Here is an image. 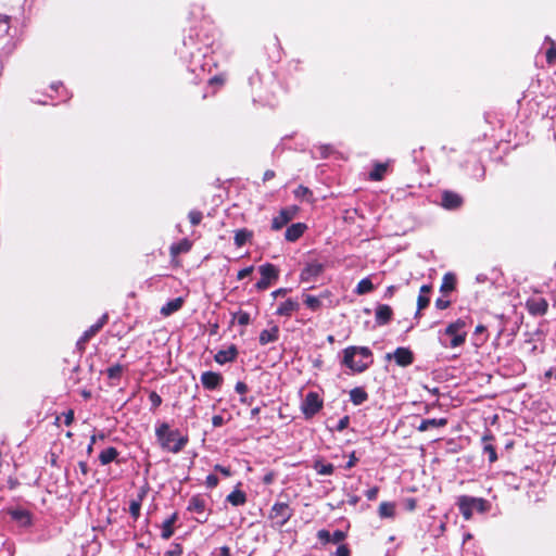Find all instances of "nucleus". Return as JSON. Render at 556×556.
<instances>
[{
	"label": "nucleus",
	"mask_w": 556,
	"mask_h": 556,
	"mask_svg": "<svg viewBox=\"0 0 556 556\" xmlns=\"http://www.w3.org/2000/svg\"><path fill=\"white\" fill-rule=\"evenodd\" d=\"M372 362V352L367 346L351 345L343 350L341 364L353 372L365 371Z\"/></svg>",
	"instance_id": "obj_1"
},
{
	"label": "nucleus",
	"mask_w": 556,
	"mask_h": 556,
	"mask_svg": "<svg viewBox=\"0 0 556 556\" xmlns=\"http://www.w3.org/2000/svg\"><path fill=\"white\" fill-rule=\"evenodd\" d=\"M155 434L162 448L174 454L181 452L189 441L188 437L181 435L179 430H170L166 422L156 428Z\"/></svg>",
	"instance_id": "obj_2"
},
{
	"label": "nucleus",
	"mask_w": 556,
	"mask_h": 556,
	"mask_svg": "<svg viewBox=\"0 0 556 556\" xmlns=\"http://www.w3.org/2000/svg\"><path fill=\"white\" fill-rule=\"evenodd\" d=\"M458 510L465 520L472 518L473 511L484 514L489 511L491 505L482 497H472L468 495H462L457 501Z\"/></svg>",
	"instance_id": "obj_3"
},
{
	"label": "nucleus",
	"mask_w": 556,
	"mask_h": 556,
	"mask_svg": "<svg viewBox=\"0 0 556 556\" xmlns=\"http://www.w3.org/2000/svg\"><path fill=\"white\" fill-rule=\"evenodd\" d=\"M293 514L294 510L288 503L276 502L268 513V519L273 522V527L282 528Z\"/></svg>",
	"instance_id": "obj_4"
},
{
	"label": "nucleus",
	"mask_w": 556,
	"mask_h": 556,
	"mask_svg": "<svg viewBox=\"0 0 556 556\" xmlns=\"http://www.w3.org/2000/svg\"><path fill=\"white\" fill-rule=\"evenodd\" d=\"M258 273L261 279L254 286L257 291L267 290L279 279L280 275L279 268L271 263H265L258 266Z\"/></svg>",
	"instance_id": "obj_5"
},
{
	"label": "nucleus",
	"mask_w": 556,
	"mask_h": 556,
	"mask_svg": "<svg viewBox=\"0 0 556 556\" xmlns=\"http://www.w3.org/2000/svg\"><path fill=\"white\" fill-rule=\"evenodd\" d=\"M467 326V321L463 318H458L457 320L450 323L444 333L446 336L452 337V340L450 342L451 348H458L463 345L466 342L467 338V331L465 330Z\"/></svg>",
	"instance_id": "obj_6"
},
{
	"label": "nucleus",
	"mask_w": 556,
	"mask_h": 556,
	"mask_svg": "<svg viewBox=\"0 0 556 556\" xmlns=\"http://www.w3.org/2000/svg\"><path fill=\"white\" fill-rule=\"evenodd\" d=\"M323 399L317 392L311 391L305 395L301 404V412L303 413L305 419H312L323 409Z\"/></svg>",
	"instance_id": "obj_7"
},
{
	"label": "nucleus",
	"mask_w": 556,
	"mask_h": 556,
	"mask_svg": "<svg viewBox=\"0 0 556 556\" xmlns=\"http://www.w3.org/2000/svg\"><path fill=\"white\" fill-rule=\"evenodd\" d=\"M299 211L300 208L296 205H291L281 208L278 215L275 216L271 220V229L275 231L282 229L285 226L288 225L289 222H291L296 216Z\"/></svg>",
	"instance_id": "obj_8"
},
{
	"label": "nucleus",
	"mask_w": 556,
	"mask_h": 556,
	"mask_svg": "<svg viewBox=\"0 0 556 556\" xmlns=\"http://www.w3.org/2000/svg\"><path fill=\"white\" fill-rule=\"evenodd\" d=\"M324 270L325 266L317 261L306 263L300 274V280L302 282H315Z\"/></svg>",
	"instance_id": "obj_9"
},
{
	"label": "nucleus",
	"mask_w": 556,
	"mask_h": 556,
	"mask_svg": "<svg viewBox=\"0 0 556 556\" xmlns=\"http://www.w3.org/2000/svg\"><path fill=\"white\" fill-rule=\"evenodd\" d=\"M464 198L452 190H444L441 194V205L445 210L455 211L463 206Z\"/></svg>",
	"instance_id": "obj_10"
},
{
	"label": "nucleus",
	"mask_w": 556,
	"mask_h": 556,
	"mask_svg": "<svg viewBox=\"0 0 556 556\" xmlns=\"http://www.w3.org/2000/svg\"><path fill=\"white\" fill-rule=\"evenodd\" d=\"M187 510L191 513H197L201 515V518H197L198 522L204 523L207 521V515H205L206 511V501L205 498L200 495H193L188 503Z\"/></svg>",
	"instance_id": "obj_11"
},
{
	"label": "nucleus",
	"mask_w": 556,
	"mask_h": 556,
	"mask_svg": "<svg viewBox=\"0 0 556 556\" xmlns=\"http://www.w3.org/2000/svg\"><path fill=\"white\" fill-rule=\"evenodd\" d=\"M525 305L531 316H544L548 311V302L544 298H529Z\"/></svg>",
	"instance_id": "obj_12"
},
{
	"label": "nucleus",
	"mask_w": 556,
	"mask_h": 556,
	"mask_svg": "<svg viewBox=\"0 0 556 556\" xmlns=\"http://www.w3.org/2000/svg\"><path fill=\"white\" fill-rule=\"evenodd\" d=\"M223 381L224 378L219 372L204 371L201 375V383L203 388L210 391L218 389Z\"/></svg>",
	"instance_id": "obj_13"
},
{
	"label": "nucleus",
	"mask_w": 556,
	"mask_h": 556,
	"mask_svg": "<svg viewBox=\"0 0 556 556\" xmlns=\"http://www.w3.org/2000/svg\"><path fill=\"white\" fill-rule=\"evenodd\" d=\"M9 515L20 527L28 528L33 525V515L29 510L16 508L9 510Z\"/></svg>",
	"instance_id": "obj_14"
},
{
	"label": "nucleus",
	"mask_w": 556,
	"mask_h": 556,
	"mask_svg": "<svg viewBox=\"0 0 556 556\" xmlns=\"http://www.w3.org/2000/svg\"><path fill=\"white\" fill-rule=\"evenodd\" d=\"M396 365L407 367L414 362V353L408 348L400 346L393 353Z\"/></svg>",
	"instance_id": "obj_15"
},
{
	"label": "nucleus",
	"mask_w": 556,
	"mask_h": 556,
	"mask_svg": "<svg viewBox=\"0 0 556 556\" xmlns=\"http://www.w3.org/2000/svg\"><path fill=\"white\" fill-rule=\"evenodd\" d=\"M393 318V309L390 305L379 304L375 312V320L378 326L388 325Z\"/></svg>",
	"instance_id": "obj_16"
},
{
	"label": "nucleus",
	"mask_w": 556,
	"mask_h": 556,
	"mask_svg": "<svg viewBox=\"0 0 556 556\" xmlns=\"http://www.w3.org/2000/svg\"><path fill=\"white\" fill-rule=\"evenodd\" d=\"M238 356V349L235 344H231L227 350H220L214 355V361L217 364H226L233 362Z\"/></svg>",
	"instance_id": "obj_17"
},
{
	"label": "nucleus",
	"mask_w": 556,
	"mask_h": 556,
	"mask_svg": "<svg viewBox=\"0 0 556 556\" xmlns=\"http://www.w3.org/2000/svg\"><path fill=\"white\" fill-rule=\"evenodd\" d=\"M306 229L307 226L304 223L292 224L286 229L285 239L289 242H295L303 236Z\"/></svg>",
	"instance_id": "obj_18"
},
{
	"label": "nucleus",
	"mask_w": 556,
	"mask_h": 556,
	"mask_svg": "<svg viewBox=\"0 0 556 556\" xmlns=\"http://www.w3.org/2000/svg\"><path fill=\"white\" fill-rule=\"evenodd\" d=\"M299 308L300 304L296 300L288 299L277 307L275 314L282 317H290L294 312L299 311Z\"/></svg>",
	"instance_id": "obj_19"
},
{
	"label": "nucleus",
	"mask_w": 556,
	"mask_h": 556,
	"mask_svg": "<svg viewBox=\"0 0 556 556\" xmlns=\"http://www.w3.org/2000/svg\"><path fill=\"white\" fill-rule=\"evenodd\" d=\"M279 332L280 330L277 325H273L270 329L262 330L258 337L260 344L266 345L276 342L279 339Z\"/></svg>",
	"instance_id": "obj_20"
},
{
	"label": "nucleus",
	"mask_w": 556,
	"mask_h": 556,
	"mask_svg": "<svg viewBox=\"0 0 556 556\" xmlns=\"http://www.w3.org/2000/svg\"><path fill=\"white\" fill-rule=\"evenodd\" d=\"M482 441L483 453L488 454V458L491 464L495 463L497 460V453L495 446L492 443L494 441V435L491 433H486L482 437Z\"/></svg>",
	"instance_id": "obj_21"
},
{
	"label": "nucleus",
	"mask_w": 556,
	"mask_h": 556,
	"mask_svg": "<svg viewBox=\"0 0 556 556\" xmlns=\"http://www.w3.org/2000/svg\"><path fill=\"white\" fill-rule=\"evenodd\" d=\"M447 419L446 418H429V419H422L419 424V426H417V430L419 432H425L429 429H433V428H443L447 425Z\"/></svg>",
	"instance_id": "obj_22"
},
{
	"label": "nucleus",
	"mask_w": 556,
	"mask_h": 556,
	"mask_svg": "<svg viewBox=\"0 0 556 556\" xmlns=\"http://www.w3.org/2000/svg\"><path fill=\"white\" fill-rule=\"evenodd\" d=\"M146 494H147L146 491L141 490L138 493L137 497L131 500L129 503V514L135 521L138 520V518L140 517L141 505H142L143 498L146 497Z\"/></svg>",
	"instance_id": "obj_23"
},
{
	"label": "nucleus",
	"mask_w": 556,
	"mask_h": 556,
	"mask_svg": "<svg viewBox=\"0 0 556 556\" xmlns=\"http://www.w3.org/2000/svg\"><path fill=\"white\" fill-rule=\"evenodd\" d=\"M192 248V242L189 239H182L178 243H174L169 248V253L173 260H175L181 253H188Z\"/></svg>",
	"instance_id": "obj_24"
},
{
	"label": "nucleus",
	"mask_w": 556,
	"mask_h": 556,
	"mask_svg": "<svg viewBox=\"0 0 556 556\" xmlns=\"http://www.w3.org/2000/svg\"><path fill=\"white\" fill-rule=\"evenodd\" d=\"M184 302H185V300L180 296L173 299L161 307L160 313L165 317L169 316V315L176 313L177 311H179L182 307Z\"/></svg>",
	"instance_id": "obj_25"
},
{
	"label": "nucleus",
	"mask_w": 556,
	"mask_h": 556,
	"mask_svg": "<svg viewBox=\"0 0 556 556\" xmlns=\"http://www.w3.org/2000/svg\"><path fill=\"white\" fill-rule=\"evenodd\" d=\"M177 519H178V515H177V513H174L166 520H164V522L162 525V532H161V538L163 540H168L173 536L174 525L177 521Z\"/></svg>",
	"instance_id": "obj_26"
},
{
	"label": "nucleus",
	"mask_w": 556,
	"mask_h": 556,
	"mask_svg": "<svg viewBox=\"0 0 556 556\" xmlns=\"http://www.w3.org/2000/svg\"><path fill=\"white\" fill-rule=\"evenodd\" d=\"M226 501L236 507L243 506L248 501L247 493L236 488L232 492H230L227 495Z\"/></svg>",
	"instance_id": "obj_27"
},
{
	"label": "nucleus",
	"mask_w": 556,
	"mask_h": 556,
	"mask_svg": "<svg viewBox=\"0 0 556 556\" xmlns=\"http://www.w3.org/2000/svg\"><path fill=\"white\" fill-rule=\"evenodd\" d=\"M457 279L455 274L446 273L442 278V283L440 287V291L442 293H448L456 289Z\"/></svg>",
	"instance_id": "obj_28"
},
{
	"label": "nucleus",
	"mask_w": 556,
	"mask_h": 556,
	"mask_svg": "<svg viewBox=\"0 0 556 556\" xmlns=\"http://www.w3.org/2000/svg\"><path fill=\"white\" fill-rule=\"evenodd\" d=\"M350 400L356 406L362 405L368 400V393L362 387L353 388L350 391Z\"/></svg>",
	"instance_id": "obj_29"
},
{
	"label": "nucleus",
	"mask_w": 556,
	"mask_h": 556,
	"mask_svg": "<svg viewBox=\"0 0 556 556\" xmlns=\"http://www.w3.org/2000/svg\"><path fill=\"white\" fill-rule=\"evenodd\" d=\"M389 168V163H376L372 170L369 173V179L372 181H381Z\"/></svg>",
	"instance_id": "obj_30"
},
{
	"label": "nucleus",
	"mask_w": 556,
	"mask_h": 556,
	"mask_svg": "<svg viewBox=\"0 0 556 556\" xmlns=\"http://www.w3.org/2000/svg\"><path fill=\"white\" fill-rule=\"evenodd\" d=\"M253 238V231L247 228H241L235 231V244L238 248L243 247L248 241Z\"/></svg>",
	"instance_id": "obj_31"
},
{
	"label": "nucleus",
	"mask_w": 556,
	"mask_h": 556,
	"mask_svg": "<svg viewBox=\"0 0 556 556\" xmlns=\"http://www.w3.org/2000/svg\"><path fill=\"white\" fill-rule=\"evenodd\" d=\"M118 455H119V452L117 451V448L114 447V446H110V447L103 450L99 454L100 464L103 465V466L108 465V464L116 460Z\"/></svg>",
	"instance_id": "obj_32"
},
{
	"label": "nucleus",
	"mask_w": 556,
	"mask_h": 556,
	"mask_svg": "<svg viewBox=\"0 0 556 556\" xmlns=\"http://www.w3.org/2000/svg\"><path fill=\"white\" fill-rule=\"evenodd\" d=\"M378 514L381 518H393L395 516V504L391 502L380 503Z\"/></svg>",
	"instance_id": "obj_33"
},
{
	"label": "nucleus",
	"mask_w": 556,
	"mask_h": 556,
	"mask_svg": "<svg viewBox=\"0 0 556 556\" xmlns=\"http://www.w3.org/2000/svg\"><path fill=\"white\" fill-rule=\"evenodd\" d=\"M294 197L298 199V200H301V201H306L308 203H312L314 202V197H313V192L312 190H309L307 187L305 186H299L294 191Z\"/></svg>",
	"instance_id": "obj_34"
},
{
	"label": "nucleus",
	"mask_w": 556,
	"mask_h": 556,
	"mask_svg": "<svg viewBox=\"0 0 556 556\" xmlns=\"http://www.w3.org/2000/svg\"><path fill=\"white\" fill-rule=\"evenodd\" d=\"M313 468L321 476L332 475L334 471V466L332 464H324L320 459L314 462Z\"/></svg>",
	"instance_id": "obj_35"
},
{
	"label": "nucleus",
	"mask_w": 556,
	"mask_h": 556,
	"mask_svg": "<svg viewBox=\"0 0 556 556\" xmlns=\"http://www.w3.org/2000/svg\"><path fill=\"white\" fill-rule=\"evenodd\" d=\"M374 289H375V286H374L372 281L369 278H364L357 283L355 293L358 295H363V294L371 292Z\"/></svg>",
	"instance_id": "obj_36"
},
{
	"label": "nucleus",
	"mask_w": 556,
	"mask_h": 556,
	"mask_svg": "<svg viewBox=\"0 0 556 556\" xmlns=\"http://www.w3.org/2000/svg\"><path fill=\"white\" fill-rule=\"evenodd\" d=\"M124 371V366L121 364H115L106 369V376L111 380H119L122 374Z\"/></svg>",
	"instance_id": "obj_37"
},
{
	"label": "nucleus",
	"mask_w": 556,
	"mask_h": 556,
	"mask_svg": "<svg viewBox=\"0 0 556 556\" xmlns=\"http://www.w3.org/2000/svg\"><path fill=\"white\" fill-rule=\"evenodd\" d=\"M304 304L312 311H318L321 307L319 298L311 294L304 295Z\"/></svg>",
	"instance_id": "obj_38"
},
{
	"label": "nucleus",
	"mask_w": 556,
	"mask_h": 556,
	"mask_svg": "<svg viewBox=\"0 0 556 556\" xmlns=\"http://www.w3.org/2000/svg\"><path fill=\"white\" fill-rule=\"evenodd\" d=\"M100 331V329L96 326V325H92L90 326L84 333L83 336L80 337V339L78 340V344H85L87 343L92 337H94L98 332Z\"/></svg>",
	"instance_id": "obj_39"
},
{
	"label": "nucleus",
	"mask_w": 556,
	"mask_h": 556,
	"mask_svg": "<svg viewBox=\"0 0 556 556\" xmlns=\"http://www.w3.org/2000/svg\"><path fill=\"white\" fill-rule=\"evenodd\" d=\"M237 320L240 326H248L251 321L250 314L244 311H239L232 314V321Z\"/></svg>",
	"instance_id": "obj_40"
},
{
	"label": "nucleus",
	"mask_w": 556,
	"mask_h": 556,
	"mask_svg": "<svg viewBox=\"0 0 556 556\" xmlns=\"http://www.w3.org/2000/svg\"><path fill=\"white\" fill-rule=\"evenodd\" d=\"M546 40L551 42L549 49L546 51V62L549 65H553L556 63V43L554 40H552L549 37H546Z\"/></svg>",
	"instance_id": "obj_41"
},
{
	"label": "nucleus",
	"mask_w": 556,
	"mask_h": 556,
	"mask_svg": "<svg viewBox=\"0 0 556 556\" xmlns=\"http://www.w3.org/2000/svg\"><path fill=\"white\" fill-rule=\"evenodd\" d=\"M188 218L192 226H198L203 219V214L199 210H192L189 212Z\"/></svg>",
	"instance_id": "obj_42"
},
{
	"label": "nucleus",
	"mask_w": 556,
	"mask_h": 556,
	"mask_svg": "<svg viewBox=\"0 0 556 556\" xmlns=\"http://www.w3.org/2000/svg\"><path fill=\"white\" fill-rule=\"evenodd\" d=\"M429 303H430V298L428 295L419 294L418 299H417L416 316H418L420 314V311L426 308L429 305Z\"/></svg>",
	"instance_id": "obj_43"
},
{
	"label": "nucleus",
	"mask_w": 556,
	"mask_h": 556,
	"mask_svg": "<svg viewBox=\"0 0 556 556\" xmlns=\"http://www.w3.org/2000/svg\"><path fill=\"white\" fill-rule=\"evenodd\" d=\"M149 401L151 403V409L155 410L162 404V397L155 391H151L149 394Z\"/></svg>",
	"instance_id": "obj_44"
},
{
	"label": "nucleus",
	"mask_w": 556,
	"mask_h": 556,
	"mask_svg": "<svg viewBox=\"0 0 556 556\" xmlns=\"http://www.w3.org/2000/svg\"><path fill=\"white\" fill-rule=\"evenodd\" d=\"M226 83V77L223 74L215 75L208 79L211 86H223Z\"/></svg>",
	"instance_id": "obj_45"
},
{
	"label": "nucleus",
	"mask_w": 556,
	"mask_h": 556,
	"mask_svg": "<svg viewBox=\"0 0 556 556\" xmlns=\"http://www.w3.org/2000/svg\"><path fill=\"white\" fill-rule=\"evenodd\" d=\"M317 538L323 542V543H329L331 542V533L326 530V529H321L317 532Z\"/></svg>",
	"instance_id": "obj_46"
},
{
	"label": "nucleus",
	"mask_w": 556,
	"mask_h": 556,
	"mask_svg": "<svg viewBox=\"0 0 556 556\" xmlns=\"http://www.w3.org/2000/svg\"><path fill=\"white\" fill-rule=\"evenodd\" d=\"M218 483H219V479H218L217 476L208 475L206 477L205 484H206L207 488L214 489V488H216L218 485Z\"/></svg>",
	"instance_id": "obj_47"
},
{
	"label": "nucleus",
	"mask_w": 556,
	"mask_h": 556,
	"mask_svg": "<svg viewBox=\"0 0 556 556\" xmlns=\"http://www.w3.org/2000/svg\"><path fill=\"white\" fill-rule=\"evenodd\" d=\"M182 547L180 544H174L172 549L165 552V556H181Z\"/></svg>",
	"instance_id": "obj_48"
},
{
	"label": "nucleus",
	"mask_w": 556,
	"mask_h": 556,
	"mask_svg": "<svg viewBox=\"0 0 556 556\" xmlns=\"http://www.w3.org/2000/svg\"><path fill=\"white\" fill-rule=\"evenodd\" d=\"M253 269H254L253 266H249V267L240 269L237 274V279L238 280L244 279L245 277L250 276L253 273Z\"/></svg>",
	"instance_id": "obj_49"
},
{
	"label": "nucleus",
	"mask_w": 556,
	"mask_h": 556,
	"mask_svg": "<svg viewBox=\"0 0 556 556\" xmlns=\"http://www.w3.org/2000/svg\"><path fill=\"white\" fill-rule=\"evenodd\" d=\"M349 424H350V417L349 416H344V417H342L339 420V422H338V425L336 427V430L341 432V431H343L344 429L348 428Z\"/></svg>",
	"instance_id": "obj_50"
},
{
	"label": "nucleus",
	"mask_w": 556,
	"mask_h": 556,
	"mask_svg": "<svg viewBox=\"0 0 556 556\" xmlns=\"http://www.w3.org/2000/svg\"><path fill=\"white\" fill-rule=\"evenodd\" d=\"M336 556H351V551L346 544H341L338 546Z\"/></svg>",
	"instance_id": "obj_51"
},
{
	"label": "nucleus",
	"mask_w": 556,
	"mask_h": 556,
	"mask_svg": "<svg viewBox=\"0 0 556 556\" xmlns=\"http://www.w3.org/2000/svg\"><path fill=\"white\" fill-rule=\"evenodd\" d=\"M345 539V533L341 530H336L332 534H331V542L333 543H340L342 542L343 540Z\"/></svg>",
	"instance_id": "obj_52"
},
{
	"label": "nucleus",
	"mask_w": 556,
	"mask_h": 556,
	"mask_svg": "<svg viewBox=\"0 0 556 556\" xmlns=\"http://www.w3.org/2000/svg\"><path fill=\"white\" fill-rule=\"evenodd\" d=\"M378 493H379V488L372 486L366 491L365 496L367 497L368 501H375L378 496Z\"/></svg>",
	"instance_id": "obj_53"
},
{
	"label": "nucleus",
	"mask_w": 556,
	"mask_h": 556,
	"mask_svg": "<svg viewBox=\"0 0 556 556\" xmlns=\"http://www.w3.org/2000/svg\"><path fill=\"white\" fill-rule=\"evenodd\" d=\"M214 470L220 472L225 477H230L231 476L230 467H225L223 465L216 464L214 466Z\"/></svg>",
	"instance_id": "obj_54"
},
{
	"label": "nucleus",
	"mask_w": 556,
	"mask_h": 556,
	"mask_svg": "<svg viewBox=\"0 0 556 556\" xmlns=\"http://www.w3.org/2000/svg\"><path fill=\"white\" fill-rule=\"evenodd\" d=\"M235 390L237 393L244 395L248 392L249 388L245 382L238 381L235 386Z\"/></svg>",
	"instance_id": "obj_55"
},
{
	"label": "nucleus",
	"mask_w": 556,
	"mask_h": 556,
	"mask_svg": "<svg viewBox=\"0 0 556 556\" xmlns=\"http://www.w3.org/2000/svg\"><path fill=\"white\" fill-rule=\"evenodd\" d=\"M404 504H405V508L408 511H413L417 507V500L414 498V497H408V498L405 500Z\"/></svg>",
	"instance_id": "obj_56"
},
{
	"label": "nucleus",
	"mask_w": 556,
	"mask_h": 556,
	"mask_svg": "<svg viewBox=\"0 0 556 556\" xmlns=\"http://www.w3.org/2000/svg\"><path fill=\"white\" fill-rule=\"evenodd\" d=\"M319 151L320 157L326 159L332 152V148L330 146H319L317 147Z\"/></svg>",
	"instance_id": "obj_57"
},
{
	"label": "nucleus",
	"mask_w": 556,
	"mask_h": 556,
	"mask_svg": "<svg viewBox=\"0 0 556 556\" xmlns=\"http://www.w3.org/2000/svg\"><path fill=\"white\" fill-rule=\"evenodd\" d=\"M451 305V301L450 300H444V299H437L435 300V307L438 309H446L447 307H450Z\"/></svg>",
	"instance_id": "obj_58"
},
{
	"label": "nucleus",
	"mask_w": 556,
	"mask_h": 556,
	"mask_svg": "<svg viewBox=\"0 0 556 556\" xmlns=\"http://www.w3.org/2000/svg\"><path fill=\"white\" fill-rule=\"evenodd\" d=\"M63 415H64V424L66 426H71L74 422V410L73 409H68Z\"/></svg>",
	"instance_id": "obj_59"
},
{
	"label": "nucleus",
	"mask_w": 556,
	"mask_h": 556,
	"mask_svg": "<svg viewBox=\"0 0 556 556\" xmlns=\"http://www.w3.org/2000/svg\"><path fill=\"white\" fill-rule=\"evenodd\" d=\"M357 462H358V458L356 457L355 452H352L350 454V456H349V460H348V463L345 465V469L353 468L356 465Z\"/></svg>",
	"instance_id": "obj_60"
},
{
	"label": "nucleus",
	"mask_w": 556,
	"mask_h": 556,
	"mask_svg": "<svg viewBox=\"0 0 556 556\" xmlns=\"http://www.w3.org/2000/svg\"><path fill=\"white\" fill-rule=\"evenodd\" d=\"M225 424L224 417L222 415H214L212 417V425L213 427H222Z\"/></svg>",
	"instance_id": "obj_61"
},
{
	"label": "nucleus",
	"mask_w": 556,
	"mask_h": 556,
	"mask_svg": "<svg viewBox=\"0 0 556 556\" xmlns=\"http://www.w3.org/2000/svg\"><path fill=\"white\" fill-rule=\"evenodd\" d=\"M275 478H276V473L274 471H268L263 477V483L269 485L274 482Z\"/></svg>",
	"instance_id": "obj_62"
},
{
	"label": "nucleus",
	"mask_w": 556,
	"mask_h": 556,
	"mask_svg": "<svg viewBox=\"0 0 556 556\" xmlns=\"http://www.w3.org/2000/svg\"><path fill=\"white\" fill-rule=\"evenodd\" d=\"M289 291H290V289H288V288H279L271 292V296H273V299H276L278 296H285L288 294Z\"/></svg>",
	"instance_id": "obj_63"
},
{
	"label": "nucleus",
	"mask_w": 556,
	"mask_h": 556,
	"mask_svg": "<svg viewBox=\"0 0 556 556\" xmlns=\"http://www.w3.org/2000/svg\"><path fill=\"white\" fill-rule=\"evenodd\" d=\"M276 177V173L273 169H267L263 175V182L269 181Z\"/></svg>",
	"instance_id": "obj_64"
}]
</instances>
